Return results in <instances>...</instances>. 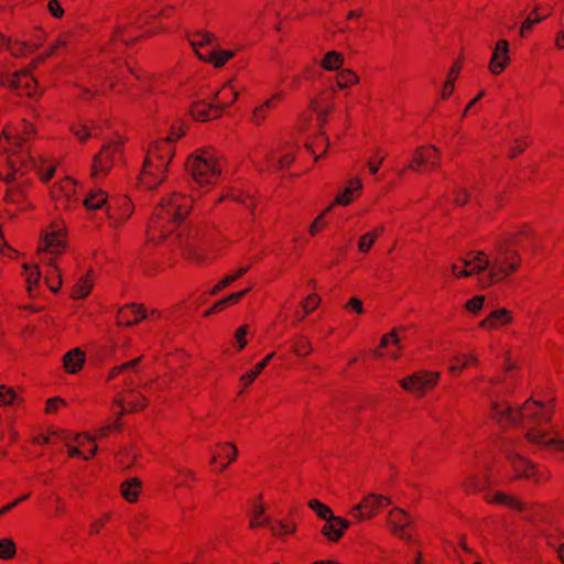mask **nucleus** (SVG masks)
Returning a JSON list of instances; mask_svg holds the SVG:
<instances>
[{"label":"nucleus","instance_id":"obj_1","mask_svg":"<svg viewBox=\"0 0 564 564\" xmlns=\"http://www.w3.org/2000/svg\"><path fill=\"white\" fill-rule=\"evenodd\" d=\"M553 413V400L528 399L520 408H512L507 401L491 402V415L501 426L530 424L524 435L529 443L552 455H564V433L552 425Z\"/></svg>","mask_w":564,"mask_h":564},{"label":"nucleus","instance_id":"obj_2","mask_svg":"<svg viewBox=\"0 0 564 564\" xmlns=\"http://www.w3.org/2000/svg\"><path fill=\"white\" fill-rule=\"evenodd\" d=\"M193 207V198L173 191L161 198L147 229L148 241L163 243L183 253L191 252V236L184 220Z\"/></svg>","mask_w":564,"mask_h":564},{"label":"nucleus","instance_id":"obj_3","mask_svg":"<svg viewBox=\"0 0 564 564\" xmlns=\"http://www.w3.org/2000/svg\"><path fill=\"white\" fill-rule=\"evenodd\" d=\"M520 267L519 251L498 241L489 253L470 251L451 265V272L456 279L486 272L487 284L492 285L514 274Z\"/></svg>","mask_w":564,"mask_h":564},{"label":"nucleus","instance_id":"obj_4","mask_svg":"<svg viewBox=\"0 0 564 564\" xmlns=\"http://www.w3.org/2000/svg\"><path fill=\"white\" fill-rule=\"evenodd\" d=\"M186 133L183 123L171 127L165 138L153 140L147 150L138 185L144 189H154L165 182L170 165L175 155L176 142Z\"/></svg>","mask_w":564,"mask_h":564},{"label":"nucleus","instance_id":"obj_5","mask_svg":"<svg viewBox=\"0 0 564 564\" xmlns=\"http://www.w3.org/2000/svg\"><path fill=\"white\" fill-rule=\"evenodd\" d=\"M31 167H34L41 181L46 183L53 177L56 164L50 159L35 160L23 151L12 152L7 156H0V180L9 183L15 180L17 175H24Z\"/></svg>","mask_w":564,"mask_h":564},{"label":"nucleus","instance_id":"obj_6","mask_svg":"<svg viewBox=\"0 0 564 564\" xmlns=\"http://www.w3.org/2000/svg\"><path fill=\"white\" fill-rule=\"evenodd\" d=\"M128 74L135 76L138 79L141 78L128 64L119 63L112 66H106L90 76L89 87L78 85V97L82 100H90L96 95L106 93L107 89L117 94H123L124 89L121 87V84L122 86L126 85Z\"/></svg>","mask_w":564,"mask_h":564},{"label":"nucleus","instance_id":"obj_7","mask_svg":"<svg viewBox=\"0 0 564 564\" xmlns=\"http://www.w3.org/2000/svg\"><path fill=\"white\" fill-rule=\"evenodd\" d=\"M186 169L199 187L214 186L223 173V161L213 148L195 150L186 160Z\"/></svg>","mask_w":564,"mask_h":564},{"label":"nucleus","instance_id":"obj_8","mask_svg":"<svg viewBox=\"0 0 564 564\" xmlns=\"http://www.w3.org/2000/svg\"><path fill=\"white\" fill-rule=\"evenodd\" d=\"M189 43L197 57L215 68L224 67L240 51L238 45L221 47L219 37L208 31L191 34Z\"/></svg>","mask_w":564,"mask_h":564},{"label":"nucleus","instance_id":"obj_9","mask_svg":"<svg viewBox=\"0 0 564 564\" xmlns=\"http://www.w3.org/2000/svg\"><path fill=\"white\" fill-rule=\"evenodd\" d=\"M123 142L120 139L110 140L102 144L93 158L91 177L101 180L108 175L113 166L121 160Z\"/></svg>","mask_w":564,"mask_h":564},{"label":"nucleus","instance_id":"obj_10","mask_svg":"<svg viewBox=\"0 0 564 564\" xmlns=\"http://www.w3.org/2000/svg\"><path fill=\"white\" fill-rule=\"evenodd\" d=\"M440 378L438 371L420 369L400 379L398 383L405 392L423 398L437 387Z\"/></svg>","mask_w":564,"mask_h":564},{"label":"nucleus","instance_id":"obj_11","mask_svg":"<svg viewBox=\"0 0 564 564\" xmlns=\"http://www.w3.org/2000/svg\"><path fill=\"white\" fill-rule=\"evenodd\" d=\"M391 503L389 497L370 492L351 507L349 514L357 522H364L377 517Z\"/></svg>","mask_w":564,"mask_h":564},{"label":"nucleus","instance_id":"obj_12","mask_svg":"<svg viewBox=\"0 0 564 564\" xmlns=\"http://www.w3.org/2000/svg\"><path fill=\"white\" fill-rule=\"evenodd\" d=\"M66 247V232L65 227L61 223L52 224L47 227L40 239L37 252L41 256V261L45 262L44 254H59Z\"/></svg>","mask_w":564,"mask_h":564},{"label":"nucleus","instance_id":"obj_13","mask_svg":"<svg viewBox=\"0 0 564 564\" xmlns=\"http://www.w3.org/2000/svg\"><path fill=\"white\" fill-rule=\"evenodd\" d=\"M0 85L15 89L19 94L28 97H35L41 94L37 80L33 77L30 69L14 72L12 74L0 72Z\"/></svg>","mask_w":564,"mask_h":564},{"label":"nucleus","instance_id":"obj_14","mask_svg":"<svg viewBox=\"0 0 564 564\" xmlns=\"http://www.w3.org/2000/svg\"><path fill=\"white\" fill-rule=\"evenodd\" d=\"M508 460L514 473V478H525L535 484H541L550 478V470L547 468L540 467L520 455L510 454Z\"/></svg>","mask_w":564,"mask_h":564},{"label":"nucleus","instance_id":"obj_15","mask_svg":"<svg viewBox=\"0 0 564 564\" xmlns=\"http://www.w3.org/2000/svg\"><path fill=\"white\" fill-rule=\"evenodd\" d=\"M250 160L260 166L268 165L269 167L276 169H285L291 165V163L295 159V148L293 145H289L284 148L281 153L275 158V155L268 153L261 147L254 148L250 152Z\"/></svg>","mask_w":564,"mask_h":564},{"label":"nucleus","instance_id":"obj_16","mask_svg":"<svg viewBox=\"0 0 564 564\" xmlns=\"http://www.w3.org/2000/svg\"><path fill=\"white\" fill-rule=\"evenodd\" d=\"M148 405L145 397L132 389L126 388L115 398L111 410L115 414L121 416L126 412H137L143 410Z\"/></svg>","mask_w":564,"mask_h":564},{"label":"nucleus","instance_id":"obj_17","mask_svg":"<svg viewBox=\"0 0 564 564\" xmlns=\"http://www.w3.org/2000/svg\"><path fill=\"white\" fill-rule=\"evenodd\" d=\"M51 196L56 207L63 209L75 207L79 200L75 181L70 177H64L55 183L51 189Z\"/></svg>","mask_w":564,"mask_h":564},{"label":"nucleus","instance_id":"obj_18","mask_svg":"<svg viewBox=\"0 0 564 564\" xmlns=\"http://www.w3.org/2000/svg\"><path fill=\"white\" fill-rule=\"evenodd\" d=\"M502 245L519 251L535 248V235L532 228L527 225H520L507 231L499 240Z\"/></svg>","mask_w":564,"mask_h":564},{"label":"nucleus","instance_id":"obj_19","mask_svg":"<svg viewBox=\"0 0 564 564\" xmlns=\"http://www.w3.org/2000/svg\"><path fill=\"white\" fill-rule=\"evenodd\" d=\"M438 162V150L433 145H422L415 150L409 164L402 169L395 170V173L401 177L406 170L419 171L422 166L435 167Z\"/></svg>","mask_w":564,"mask_h":564},{"label":"nucleus","instance_id":"obj_20","mask_svg":"<svg viewBox=\"0 0 564 564\" xmlns=\"http://www.w3.org/2000/svg\"><path fill=\"white\" fill-rule=\"evenodd\" d=\"M364 181L359 176L350 177L345 182L344 187L335 195L329 206H332V208L349 206L361 196Z\"/></svg>","mask_w":564,"mask_h":564},{"label":"nucleus","instance_id":"obj_21","mask_svg":"<svg viewBox=\"0 0 564 564\" xmlns=\"http://www.w3.org/2000/svg\"><path fill=\"white\" fill-rule=\"evenodd\" d=\"M373 354L377 358H387L393 361L399 360L402 356V346L399 330L394 328L391 332L384 334L380 338V344Z\"/></svg>","mask_w":564,"mask_h":564},{"label":"nucleus","instance_id":"obj_22","mask_svg":"<svg viewBox=\"0 0 564 564\" xmlns=\"http://www.w3.org/2000/svg\"><path fill=\"white\" fill-rule=\"evenodd\" d=\"M159 316V312L154 310L148 314L147 310L141 304L131 303L119 308L117 314V324L119 326H131L148 317L158 318Z\"/></svg>","mask_w":564,"mask_h":564},{"label":"nucleus","instance_id":"obj_23","mask_svg":"<svg viewBox=\"0 0 564 564\" xmlns=\"http://www.w3.org/2000/svg\"><path fill=\"white\" fill-rule=\"evenodd\" d=\"M514 323V313L507 307H498L492 310L479 323V328L486 332L501 330Z\"/></svg>","mask_w":564,"mask_h":564},{"label":"nucleus","instance_id":"obj_24","mask_svg":"<svg viewBox=\"0 0 564 564\" xmlns=\"http://www.w3.org/2000/svg\"><path fill=\"white\" fill-rule=\"evenodd\" d=\"M511 56L509 55V42L507 40H499L492 50L488 69L490 74L498 76L502 74L510 65Z\"/></svg>","mask_w":564,"mask_h":564},{"label":"nucleus","instance_id":"obj_25","mask_svg":"<svg viewBox=\"0 0 564 564\" xmlns=\"http://www.w3.org/2000/svg\"><path fill=\"white\" fill-rule=\"evenodd\" d=\"M387 523L394 536L403 540L410 538L408 529L412 523V518L405 510L401 508L391 509L388 514Z\"/></svg>","mask_w":564,"mask_h":564},{"label":"nucleus","instance_id":"obj_26","mask_svg":"<svg viewBox=\"0 0 564 564\" xmlns=\"http://www.w3.org/2000/svg\"><path fill=\"white\" fill-rule=\"evenodd\" d=\"M149 33H151L150 30H145L143 33H137L135 28L131 26V23L127 18H119L112 28L110 41L113 44L126 45Z\"/></svg>","mask_w":564,"mask_h":564},{"label":"nucleus","instance_id":"obj_27","mask_svg":"<svg viewBox=\"0 0 564 564\" xmlns=\"http://www.w3.org/2000/svg\"><path fill=\"white\" fill-rule=\"evenodd\" d=\"M133 204L128 197H119L108 205V218L113 227H119L126 223L133 213Z\"/></svg>","mask_w":564,"mask_h":564},{"label":"nucleus","instance_id":"obj_28","mask_svg":"<svg viewBox=\"0 0 564 564\" xmlns=\"http://www.w3.org/2000/svg\"><path fill=\"white\" fill-rule=\"evenodd\" d=\"M271 517L267 513L265 503L262 495L254 499L248 512V528L251 530L268 528L271 524Z\"/></svg>","mask_w":564,"mask_h":564},{"label":"nucleus","instance_id":"obj_29","mask_svg":"<svg viewBox=\"0 0 564 564\" xmlns=\"http://www.w3.org/2000/svg\"><path fill=\"white\" fill-rule=\"evenodd\" d=\"M34 132V126L26 120H21L17 123H8L2 129L3 137L12 144H21Z\"/></svg>","mask_w":564,"mask_h":564},{"label":"nucleus","instance_id":"obj_30","mask_svg":"<svg viewBox=\"0 0 564 564\" xmlns=\"http://www.w3.org/2000/svg\"><path fill=\"white\" fill-rule=\"evenodd\" d=\"M238 456V448L231 443H219L212 451V464L220 471L226 469Z\"/></svg>","mask_w":564,"mask_h":564},{"label":"nucleus","instance_id":"obj_31","mask_svg":"<svg viewBox=\"0 0 564 564\" xmlns=\"http://www.w3.org/2000/svg\"><path fill=\"white\" fill-rule=\"evenodd\" d=\"M69 130L83 143L89 138H97L100 132V126L93 119H79L70 124Z\"/></svg>","mask_w":564,"mask_h":564},{"label":"nucleus","instance_id":"obj_32","mask_svg":"<svg viewBox=\"0 0 564 564\" xmlns=\"http://www.w3.org/2000/svg\"><path fill=\"white\" fill-rule=\"evenodd\" d=\"M350 522L344 518L334 516L325 521L321 532L329 542H338L345 531L349 528Z\"/></svg>","mask_w":564,"mask_h":564},{"label":"nucleus","instance_id":"obj_33","mask_svg":"<svg viewBox=\"0 0 564 564\" xmlns=\"http://www.w3.org/2000/svg\"><path fill=\"white\" fill-rule=\"evenodd\" d=\"M283 97V93H275L261 105L257 106L250 115V122L254 126H261Z\"/></svg>","mask_w":564,"mask_h":564},{"label":"nucleus","instance_id":"obj_34","mask_svg":"<svg viewBox=\"0 0 564 564\" xmlns=\"http://www.w3.org/2000/svg\"><path fill=\"white\" fill-rule=\"evenodd\" d=\"M232 200L237 204L245 206L247 209L252 210L256 207L257 200L252 194L246 193L241 189L230 188L224 192L218 198L215 200V204H220L223 202ZM251 221H254L253 212H251Z\"/></svg>","mask_w":564,"mask_h":564},{"label":"nucleus","instance_id":"obj_35","mask_svg":"<svg viewBox=\"0 0 564 564\" xmlns=\"http://www.w3.org/2000/svg\"><path fill=\"white\" fill-rule=\"evenodd\" d=\"M269 530L272 536L276 538L278 540H284L295 534L297 530V523L290 517L280 518L271 521Z\"/></svg>","mask_w":564,"mask_h":564},{"label":"nucleus","instance_id":"obj_36","mask_svg":"<svg viewBox=\"0 0 564 564\" xmlns=\"http://www.w3.org/2000/svg\"><path fill=\"white\" fill-rule=\"evenodd\" d=\"M221 112L216 104L204 100L196 101L191 107V116L197 121H208L220 117Z\"/></svg>","mask_w":564,"mask_h":564},{"label":"nucleus","instance_id":"obj_37","mask_svg":"<svg viewBox=\"0 0 564 564\" xmlns=\"http://www.w3.org/2000/svg\"><path fill=\"white\" fill-rule=\"evenodd\" d=\"M86 362V354L79 347L68 350L63 356V368L66 373H78Z\"/></svg>","mask_w":564,"mask_h":564},{"label":"nucleus","instance_id":"obj_38","mask_svg":"<svg viewBox=\"0 0 564 564\" xmlns=\"http://www.w3.org/2000/svg\"><path fill=\"white\" fill-rule=\"evenodd\" d=\"M23 272L22 275L25 280L26 291L30 297H36L40 295V281H41V271L37 264H29L23 263L22 265Z\"/></svg>","mask_w":564,"mask_h":564},{"label":"nucleus","instance_id":"obj_39","mask_svg":"<svg viewBox=\"0 0 564 564\" xmlns=\"http://www.w3.org/2000/svg\"><path fill=\"white\" fill-rule=\"evenodd\" d=\"M478 362L477 355L474 351L455 354L448 365V371L458 376L463 370L476 366Z\"/></svg>","mask_w":564,"mask_h":564},{"label":"nucleus","instance_id":"obj_40","mask_svg":"<svg viewBox=\"0 0 564 564\" xmlns=\"http://www.w3.org/2000/svg\"><path fill=\"white\" fill-rule=\"evenodd\" d=\"M310 108L316 115L318 122L325 123L328 115L334 109V104L329 96L321 93L311 100Z\"/></svg>","mask_w":564,"mask_h":564},{"label":"nucleus","instance_id":"obj_41","mask_svg":"<svg viewBox=\"0 0 564 564\" xmlns=\"http://www.w3.org/2000/svg\"><path fill=\"white\" fill-rule=\"evenodd\" d=\"M238 98V89L235 86L234 80H228L224 86L216 93L214 102L219 108L220 112L224 108L231 106Z\"/></svg>","mask_w":564,"mask_h":564},{"label":"nucleus","instance_id":"obj_42","mask_svg":"<svg viewBox=\"0 0 564 564\" xmlns=\"http://www.w3.org/2000/svg\"><path fill=\"white\" fill-rule=\"evenodd\" d=\"M550 15L549 10H542L539 7H535L524 19L519 29V34L521 37L525 39L531 33L532 29L544 21Z\"/></svg>","mask_w":564,"mask_h":564},{"label":"nucleus","instance_id":"obj_43","mask_svg":"<svg viewBox=\"0 0 564 564\" xmlns=\"http://www.w3.org/2000/svg\"><path fill=\"white\" fill-rule=\"evenodd\" d=\"M46 267L44 282L52 292L56 293L62 286V274L56 259L47 260Z\"/></svg>","mask_w":564,"mask_h":564},{"label":"nucleus","instance_id":"obj_44","mask_svg":"<svg viewBox=\"0 0 564 564\" xmlns=\"http://www.w3.org/2000/svg\"><path fill=\"white\" fill-rule=\"evenodd\" d=\"M94 283L95 275L93 271H87L75 283L72 291V297L75 300H82L87 297L94 288Z\"/></svg>","mask_w":564,"mask_h":564},{"label":"nucleus","instance_id":"obj_45","mask_svg":"<svg viewBox=\"0 0 564 564\" xmlns=\"http://www.w3.org/2000/svg\"><path fill=\"white\" fill-rule=\"evenodd\" d=\"M335 87L338 90L349 89L360 82L359 75L351 68H341L334 77Z\"/></svg>","mask_w":564,"mask_h":564},{"label":"nucleus","instance_id":"obj_46","mask_svg":"<svg viewBox=\"0 0 564 564\" xmlns=\"http://www.w3.org/2000/svg\"><path fill=\"white\" fill-rule=\"evenodd\" d=\"M344 64V54L336 50L327 51L319 59V66L326 72H338Z\"/></svg>","mask_w":564,"mask_h":564},{"label":"nucleus","instance_id":"obj_47","mask_svg":"<svg viewBox=\"0 0 564 564\" xmlns=\"http://www.w3.org/2000/svg\"><path fill=\"white\" fill-rule=\"evenodd\" d=\"M142 482L139 478H129L121 482L120 494L122 498L130 502H137L141 494Z\"/></svg>","mask_w":564,"mask_h":564},{"label":"nucleus","instance_id":"obj_48","mask_svg":"<svg viewBox=\"0 0 564 564\" xmlns=\"http://www.w3.org/2000/svg\"><path fill=\"white\" fill-rule=\"evenodd\" d=\"M383 231L384 227L378 226L372 230L361 235L357 242L358 251L364 254L368 253L376 243V241L382 236Z\"/></svg>","mask_w":564,"mask_h":564},{"label":"nucleus","instance_id":"obj_49","mask_svg":"<svg viewBox=\"0 0 564 564\" xmlns=\"http://www.w3.org/2000/svg\"><path fill=\"white\" fill-rule=\"evenodd\" d=\"M486 501L494 505H502L512 509H521L522 502L514 496L507 495L502 491L488 492Z\"/></svg>","mask_w":564,"mask_h":564},{"label":"nucleus","instance_id":"obj_50","mask_svg":"<svg viewBox=\"0 0 564 564\" xmlns=\"http://www.w3.org/2000/svg\"><path fill=\"white\" fill-rule=\"evenodd\" d=\"M329 145L328 139L324 132H321L314 137L311 142L305 143V149L314 156L317 161L327 150Z\"/></svg>","mask_w":564,"mask_h":564},{"label":"nucleus","instance_id":"obj_51","mask_svg":"<svg viewBox=\"0 0 564 564\" xmlns=\"http://www.w3.org/2000/svg\"><path fill=\"white\" fill-rule=\"evenodd\" d=\"M108 202V194L98 188L93 189L83 200V204L87 210H96L104 207Z\"/></svg>","mask_w":564,"mask_h":564},{"label":"nucleus","instance_id":"obj_52","mask_svg":"<svg viewBox=\"0 0 564 564\" xmlns=\"http://www.w3.org/2000/svg\"><path fill=\"white\" fill-rule=\"evenodd\" d=\"M61 441L65 443L69 457H79L87 460L97 453V445H91L87 452L85 449H79V447L72 442L70 436H67L66 433H64Z\"/></svg>","mask_w":564,"mask_h":564},{"label":"nucleus","instance_id":"obj_53","mask_svg":"<svg viewBox=\"0 0 564 564\" xmlns=\"http://www.w3.org/2000/svg\"><path fill=\"white\" fill-rule=\"evenodd\" d=\"M252 286H248L241 291L231 293L218 301H216L213 305L215 306V310L217 313L223 312L229 306L236 305L240 302V300L248 294L251 291Z\"/></svg>","mask_w":564,"mask_h":564},{"label":"nucleus","instance_id":"obj_54","mask_svg":"<svg viewBox=\"0 0 564 564\" xmlns=\"http://www.w3.org/2000/svg\"><path fill=\"white\" fill-rule=\"evenodd\" d=\"M365 18V10L362 8L351 9L345 15V24L340 32H352L360 28V23Z\"/></svg>","mask_w":564,"mask_h":564},{"label":"nucleus","instance_id":"obj_55","mask_svg":"<svg viewBox=\"0 0 564 564\" xmlns=\"http://www.w3.org/2000/svg\"><path fill=\"white\" fill-rule=\"evenodd\" d=\"M39 45L40 43H26L23 41L15 40L8 42V50L11 53V55L15 57H21L32 53Z\"/></svg>","mask_w":564,"mask_h":564},{"label":"nucleus","instance_id":"obj_56","mask_svg":"<svg viewBox=\"0 0 564 564\" xmlns=\"http://www.w3.org/2000/svg\"><path fill=\"white\" fill-rule=\"evenodd\" d=\"M291 348L292 352L299 357L308 356L313 350L310 339L303 335H297L292 339Z\"/></svg>","mask_w":564,"mask_h":564},{"label":"nucleus","instance_id":"obj_57","mask_svg":"<svg viewBox=\"0 0 564 564\" xmlns=\"http://www.w3.org/2000/svg\"><path fill=\"white\" fill-rule=\"evenodd\" d=\"M332 209V206L328 205L312 221L308 228V232L312 237H315L327 227L328 223L326 216L330 213Z\"/></svg>","mask_w":564,"mask_h":564},{"label":"nucleus","instance_id":"obj_58","mask_svg":"<svg viewBox=\"0 0 564 564\" xmlns=\"http://www.w3.org/2000/svg\"><path fill=\"white\" fill-rule=\"evenodd\" d=\"M17 555V544L11 538L0 539V560L10 561Z\"/></svg>","mask_w":564,"mask_h":564},{"label":"nucleus","instance_id":"obj_59","mask_svg":"<svg viewBox=\"0 0 564 564\" xmlns=\"http://www.w3.org/2000/svg\"><path fill=\"white\" fill-rule=\"evenodd\" d=\"M6 199L9 204H14L20 209H26L30 207V203L24 198V193L19 188L10 187L7 192Z\"/></svg>","mask_w":564,"mask_h":564},{"label":"nucleus","instance_id":"obj_60","mask_svg":"<svg viewBox=\"0 0 564 564\" xmlns=\"http://www.w3.org/2000/svg\"><path fill=\"white\" fill-rule=\"evenodd\" d=\"M308 507L323 520H327L334 517L332 509L317 499H312L308 502Z\"/></svg>","mask_w":564,"mask_h":564},{"label":"nucleus","instance_id":"obj_61","mask_svg":"<svg viewBox=\"0 0 564 564\" xmlns=\"http://www.w3.org/2000/svg\"><path fill=\"white\" fill-rule=\"evenodd\" d=\"M67 436H70L72 442L79 447V449H85L86 452L91 447V445L95 444V437H91L90 435L83 433V434H70L67 433Z\"/></svg>","mask_w":564,"mask_h":564},{"label":"nucleus","instance_id":"obj_62","mask_svg":"<svg viewBox=\"0 0 564 564\" xmlns=\"http://www.w3.org/2000/svg\"><path fill=\"white\" fill-rule=\"evenodd\" d=\"M121 429V421L120 416L118 415L112 422L101 426L98 429L95 433V440L97 438H105L112 434L113 432L120 431Z\"/></svg>","mask_w":564,"mask_h":564},{"label":"nucleus","instance_id":"obj_63","mask_svg":"<svg viewBox=\"0 0 564 564\" xmlns=\"http://www.w3.org/2000/svg\"><path fill=\"white\" fill-rule=\"evenodd\" d=\"M140 359L141 358L139 357V358L132 359L128 362H123L119 366L112 367L109 370L106 380L111 381L115 378H117L119 375L123 373L124 371L133 369L139 364Z\"/></svg>","mask_w":564,"mask_h":564},{"label":"nucleus","instance_id":"obj_64","mask_svg":"<svg viewBox=\"0 0 564 564\" xmlns=\"http://www.w3.org/2000/svg\"><path fill=\"white\" fill-rule=\"evenodd\" d=\"M321 303V297L317 294H310L303 302H302V310L303 314L299 315L297 319H303L306 315L315 311Z\"/></svg>","mask_w":564,"mask_h":564}]
</instances>
